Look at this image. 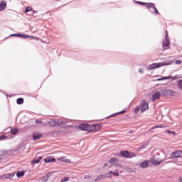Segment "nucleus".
<instances>
[{
  "label": "nucleus",
  "mask_w": 182,
  "mask_h": 182,
  "mask_svg": "<svg viewBox=\"0 0 182 182\" xmlns=\"http://www.w3.org/2000/svg\"><path fill=\"white\" fill-rule=\"evenodd\" d=\"M41 137H42V136H41V135H38V134L33 135V139L34 141L39 140V139H41Z\"/></svg>",
  "instance_id": "obj_25"
},
{
  "label": "nucleus",
  "mask_w": 182,
  "mask_h": 182,
  "mask_svg": "<svg viewBox=\"0 0 182 182\" xmlns=\"http://www.w3.org/2000/svg\"><path fill=\"white\" fill-rule=\"evenodd\" d=\"M139 73H143V69H139Z\"/></svg>",
  "instance_id": "obj_47"
},
{
  "label": "nucleus",
  "mask_w": 182,
  "mask_h": 182,
  "mask_svg": "<svg viewBox=\"0 0 182 182\" xmlns=\"http://www.w3.org/2000/svg\"><path fill=\"white\" fill-rule=\"evenodd\" d=\"M139 110H140V107H136L134 109V113H139Z\"/></svg>",
  "instance_id": "obj_35"
},
{
  "label": "nucleus",
  "mask_w": 182,
  "mask_h": 182,
  "mask_svg": "<svg viewBox=\"0 0 182 182\" xmlns=\"http://www.w3.org/2000/svg\"><path fill=\"white\" fill-rule=\"evenodd\" d=\"M117 161H119V159L117 158H112L108 161V163L109 164H112V166H117Z\"/></svg>",
  "instance_id": "obj_14"
},
{
  "label": "nucleus",
  "mask_w": 182,
  "mask_h": 182,
  "mask_svg": "<svg viewBox=\"0 0 182 182\" xmlns=\"http://www.w3.org/2000/svg\"><path fill=\"white\" fill-rule=\"evenodd\" d=\"M46 177L49 180V177H50V173H47Z\"/></svg>",
  "instance_id": "obj_45"
},
{
  "label": "nucleus",
  "mask_w": 182,
  "mask_h": 182,
  "mask_svg": "<svg viewBox=\"0 0 182 182\" xmlns=\"http://www.w3.org/2000/svg\"><path fill=\"white\" fill-rule=\"evenodd\" d=\"M163 93L164 96H173V95H174V92L171 90H164Z\"/></svg>",
  "instance_id": "obj_13"
},
{
  "label": "nucleus",
  "mask_w": 182,
  "mask_h": 182,
  "mask_svg": "<svg viewBox=\"0 0 182 182\" xmlns=\"http://www.w3.org/2000/svg\"><path fill=\"white\" fill-rule=\"evenodd\" d=\"M166 133H168V134H173V136H176V132L173 131L167 130Z\"/></svg>",
  "instance_id": "obj_33"
},
{
  "label": "nucleus",
  "mask_w": 182,
  "mask_h": 182,
  "mask_svg": "<svg viewBox=\"0 0 182 182\" xmlns=\"http://www.w3.org/2000/svg\"><path fill=\"white\" fill-rule=\"evenodd\" d=\"M173 62L171 61H166L164 63H152L147 66V70H154V69H158V68H161L162 66H168L171 65Z\"/></svg>",
  "instance_id": "obj_1"
},
{
  "label": "nucleus",
  "mask_w": 182,
  "mask_h": 182,
  "mask_svg": "<svg viewBox=\"0 0 182 182\" xmlns=\"http://www.w3.org/2000/svg\"><path fill=\"white\" fill-rule=\"evenodd\" d=\"M40 163L39 159H34L33 161H31V164H38Z\"/></svg>",
  "instance_id": "obj_27"
},
{
  "label": "nucleus",
  "mask_w": 182,
  "mask_h": 182,
  "mask_svg": "<svg viewBox=\"0 0 182 182\" xmlns=\"http://www.w3.org/2000/svg\"><path fill=\"white\" fill-rule=\"evenodd\" d=\"M146 8H148L149 12H151V14H155L156 15L159 14V11L154 6V4L153 3H148L146 5Z\"/></svg>",
  "instance_id": "obj_2"
},
{
  "label": "nucleus",
  "mask_w": 182,
  "mask_h": 182,
  "mask_svg": "<svg viewBox=\"0 0 182 182\" xmlns=\"http://www.w3.org/2000/svg\"><path fill=\"white\" fill-rule=\"evenodd\" d=\"M18 132H19V129H18L17 128H13L11 129L10 133L11 134H13L14 136H15L18 134Z\"/></svg>",
  "instance_id": "obj_21"
},
{
  "label": "nucleus",
  "mask_w": 182,
  "mask_h": 182,
  "mask_svg": "<svg viewBox=\"0 0 182 182\" xmlns=\"http://www.w3.org/2000/svg\"><path fill=\"white\" fill-rule=\"evenodd\" d=\"M48 177L46 176H43L42 178H41V181H43V182H46L48 181Z\"/></svg>",
  "instance_id": "obj_34"
},
{
  "label": "nucleus",
  "mask_w": 182,
  "mask_h": 182,
  "mask_svg": "<svg viewBox=\"0 0 182 182\" xmlns=\"http://www.w3.org/2000/svg\"><path fill=\"white\" fill-rule=\"evenodd\" d=\"M31 11H32V8L31 7H26L25 12L26 14H28V12H31Z\"/></svg>",
  "instance_id": "obj_32"
},
{
  "label": "nucleus",
  "mask_w": 182,
  "mask_h": 182,
  "mask_svg": "<svg viewBox=\"0 0 182 182\" xmlns=\"http://www.w3.org/2000/svg\"><path fill=\"white\" fill-rule=\"evenodd\" d=\"M120 154L122 157H125L126 159H129V152L128 151H121Z\"/></svg>",
  "instance_id": "obj_18"
},
{
  "label": "nucleus",
  "mask_w": 182,
  "mask_h": 182,
  "mask_svg": "<svg viewBox=\"0 0 182 182\" xmlns=\"http://www.w3.org/2000/svg\"><path fill=\"white\" fill-rule=\"evenodd\" d=\"M5 8H6V2L1 1L0 3V12H2V11H5Z\"/></svg>",
  "instance_id": "obj_17"
},
{
  "label": "nucleus",
  "mask_w": 182,
  "mask_h": 182,
  "mask_svg": "<svg viewBox=\"0 0 182 182\" xmlns=\"http://www.w3.org/2000/svg\"><path fill=\"white\" fill-rule=\"evenodd\" d=\"M171 77H163L161 78H158L156 80L157 81H160V80H168V79H170Z\"/></svg>",
  "instance_id": "obj_26"
},
{
  "label": "nucleus",
  "mask_w": 182,
  "mask_h": 182,
  "mask_svg": "<svg viewBox=\"0 0 182 182\" xmlns=\"http://www.w3.org/2000/svg\"><path fill=\"white\" fill-rule=\"evenodd\" d=\"M164 127H164V126H163V125H161V126H157V125H156V126H154V127H152V129H163V128H164Z\"/></svg>",
  "instance_id": "obj_31"
},
{
  "label": "nucleus",
  "mask_w": 182,
  "mask_h": 182,
  "mask_svg": "<svg viewBox=\"0 0 182 182\" xmlns=\"http://www.w3.org/2000/svg\"><path fill=\"white\" fill-rule=\"evenodd\" d=\"M58 161H63V163H70V160L66 159L65 156H62L58 159Z\"/></svg>",
  "instance_id": "obj_19"
},
{
  "label": "nucleus",
  "mask_w": 182,
  "mask_h": 182,
  "mask_svg": "<svg viewBox=\"0 0 182 182\" xmlns=\"http://www.w3.org/2000/svg\"><path fill=\"white\" fill-rule=\"evenodd\" d=\"M97 127H100V125H99V124L92 125V129H93V130H96V129H97Z\"/></svg>",
  "instance_id": "obj_36"
},
{
  "label": "nucleus",
  "mask_w": 182,
  "mask_h": 182,
  "mask_svg": "<svg viewBox=\"0 0 182 182\" xmlns=\"http://www.w3.org/2000/svg\"><path fill=\"white\" fill-rule=\"evenodd\" d=\"M91 178H92L91 176H87L85 177V180H90Z\"/></svg>",
  "instance_id": "obj_42"
},
{
  "label": "nucleus",
  "mask_w": 182,
  "mask_h": 182,
  "mask_svg": "<svg viewBox=\"0 0 182 182\" xmlns=\"http://www.w3.org/2000/svg\"><path fill=\"white\" fill-rule=\"evenodd\" d=\"M36 123H37V124H42V121L39 120V119H36Z\"/></svg>",
  "instance_id": "obj_38"
},
{
  "label": "nucleus",
  "mask_w": 182,
  "mask_h": 182,
  "mask_svg": "<svg viewBox=\"0 0 182 182\" xmlns=\"http://www.w3.org/2000/svg\"><path fill=\"white\" fill-rule=\"evenodd\" d=\"M160 96H161L160 92H155L152 96L151 101L156 102V100H159V99H160Z\"/></svg>",
  "instance_id": "obj_11"
},
{
  "label": "nucleus",
  "mask_w": 182,
  "mask_h": 182,
  "mask_svg": "<svg viewBox=\"0 0 182 182\" xmlns=\"http://www.w3.org/2000/svg\"><path fill=\"white\" fill-rule=\"evenodd\" d=\"M166 32V35L165 36V40H164L163 41V46L165 48H167V46H168V45H170V40H168V34Z\"/></svg>",
  "instance_id": "obj_9"
},
{
  "label": "nucleus",
  "mask_w": 182,
  "mask_h": 182,
  "mask_svg": "<svg viewBox=\"0 0 182 182\" xmlns=\"http://www.w3.org/2000/svg\"><path fill=\"white\" fill-rule=\"evenodd\" d=\"M18 38H21L22 39H28L29 38H31V39H36V37L35 36H32L28 34H21V33H18Z\"/></svg>",
  "instance_id": "obj_10"
},
{
  "label": "nucleus",
  "mask_w": 182,
  "mask_h": 182,
  "mask_svg": "<svg viewBox=\"0 0 182 182\" xmlns=\"http://www.w3.org/2000/svg\"><path fill=\"white\" fill-rule=\"evenodd\" d=\"M37 159H38V161H41V160H42L43 157L42 156H38Z\"/></svg>",
  "instance_id": "obj_46"
},
{
  "label": "nucleus",
  "mask_w": 182,
  "mask_h": 182,
  "mask_svg": "<svg viewBox=\"0 0 182 182\" xmlns=\"http://www.w3.org/2000/svg\"><path fill=\"white\" fill-rule=\"evenodd\" d=\"M66 122L65 121H56V120H51L48 122V124L51 127H55V126H61V124H65Z\"/></svg>",
  "instance_id": "obj_4"
},
{
  "label": "nucleus",
  "mask_w": 182,
  "mask_h": 182,
  "mask_svg": "<svg viewBox=\"0 0 182 182\" xmlns=\"http://www.w3.org/2000/svg\"><path fill=\"white\" fill-rule=\"evenodd\" d=\"M54 161H56V159L50 156H48L44 159V163H54Z\"/></svg>",
  "instance_id": "obj_16"
},
{
  "label": "nucleus",
  "mask_w": 182,
  "mask_h": 182,
  "mask_svg": "<svg viewBox=\"0 0 182 182\" xmlns=\"http://www.w3.org/2000/svg\"><path fill=\"white\" fill-rule=\"evenodd\" d=\"M16 176L18 178H21V177H23V176H25V172L23 171H18L16 173Z\"/></svg>",
  "instance_id": "obj_22"
},
{
  "label": "nucleus",
  "mask_w": 182,
  "mask_h": 182,
  "mask_svg": "<svg viewBox=\"0 0 182 182\" xmlns=\"http://www.w3.org/2000/svg\"><path fill=\"white\" fill-rule=\"evenodd\" d=\"M80 130H84L85 132L89 130L90 129V126L87 124H81L79 126Z\"/></svg>",
  "instance_id": "obj_12"
},
{
  "label": "nucleus",
  "mask_w": 182,
  "mask_h": 182,
  "mask_svg": "<svg viewBox=\"0 0 182 182\" xmlns=\"http://www.w3.org/2000/svg\"><path fill=\"white\" fill-rule=\"evenodd\" d=\"M132 157H136V154L131 152L129 154L128 159H132Z\"/></svg>",
  "instance_id": "obj_30"
},
{
  "label": "nucleus",
  "mask_w": 182,
  "mask_h": 182,
  "mask_svg": "<svg viewBox=\"0 0 182 182\" xmlns=\"http://www.w3.org/2000/svg\"><path fill=\"white\" fill-rule=\"evenodd\" d=\"M5 137H6V136H5V135L0 136V140H4V139H5Z\"/></svg>",
  "instance_id": "obj_44"
},
{
  "label": "nucleus",
  "mask_w": 182,
  "mask_h": 182,
  "mask_svg": "<svg viewBox=\"0 0 182 182\" xmlns=\"http://www.w3.org/2000/svg\"><path fill=\"white\" fill-rule=\"evenodd\" d=\"M137 4H139L140 5H146L147 6V3H144V2H141V1H136Z\"/></svg>",
  "instance_id": "obj_37"
},
{
  "label": "nucleus",
  "mask_w": 182,
  "mask_h": 182,
  "mask_svg": "<svg viewBox=\"0 0 182 182\" xmlns=\"http://www.w3.org/2000/svg\"><path fill=\"white\" fill-rule=\"evenodd\" d=\"M151 163H152L154 166H160V164L163 163V160L161 159H157L156 157H154L151 159Z\"/></svg>",
  "instance_id": "obj_6"
},
{
  "label": "nucleus",
  "mask_w": 182,
  "mask_h": 182,
  "mask_svg": "<svg viewBox=\"0 0 182 182\" xmlns=\"http://www.w3.org/2000/svg\"><path fill=\"white\" fill-rule=\"evenodd\" d=\"M147 146V144H143L139 149H146Z\"/></svg>",
  "instance_id": "obj_39"
},
{
  "label": "nucleus",
  "mask_w": 182,
  "mask_h": 182,
  "mask_svg": "<svg viewBox=\"0 0 182 182\" xmlns=\"http://www.w3.org/2000/svg\"><path fill=\"white\" fill-rule=\"evenodd\" d=\"M166 77H171L170 79H172V80H176V79H178L180 78L179 77H178L177 75H175V76H168Z\"/></svg>",
  "instance_id": "obj_29"
},
{
  "label": "nucleus",
  "mask_w": 182,
  "mask_h": 182,
  "mask_svg": "<svg viewBox=\"0 0 182 182\" xmlns=\"http://www.w3.org/2000/svg\"><path fill=\"white\" fill-rule=\"evenodd\" d=\"M69 180H70V178L69 177H68V176H65V177H64V178H63L61 179V182L69 181Z\"/></svg>",
  "instance_id": "obj_28"
},
{
  "label": "nucleus",
  "mask_w": 182,
  "mask_h": 182,
  "mask_svg": "<svg viewBox=\"0 0 182 182\" xmlns=\"http://www.w3.org/2000/svg\"><path fill=\"white\" fill-rule=\"evenodd\" d=\"M177 86L180 90H182V80H178L177 82Z\"/></svg>",
  "instance_id": "obj_23"
},
{
  "label": "nucleus",
  "mask_w": 182,
  "mask_h": 182,
  "mask_svg": "<svg viewBox=\"0 0 182 182\" xmlns=\"http://www.w3.org/2000/svg\"><path fill=\"white\" fill-rule=\"evenodd\" d=\"M176 65H181V60H178L175 62Z\"/></svg>",
  "instance_id": "obj_40"
},
{
  "label": "nucleus",
  "mask_w": 182,
  "mask_h": 182,
  "mask_svg": "<svg viewBox=\"0 0 182 182\" xmlns=\"http://www.w3.org/2000/svg\"><path fill=\"white\" fill-rule=\"evenodd\" d=\"M140 110L141 113L149 110V103L146 100H141L140 102Z\"/></svg>",
  "instance_id": "obj_3"
},
{
  "label": "nucleus",
  "mask_w": 182,
  "mask_h": 182,
  "mask_svg": "<svg viewBox=\"0 0 182 182\" xmlns=\"http://www.w3.org/2000/svg\"><path fill=\"white\" fill-rule=\"evenodd\" d=\"M15 176V173H6L4 175H2L0 176V178L1 180H6L7 178H12Z\"/></svg>",
  "instance_id": "obj_8"
},
{
  "label": "nucleus",
  "mask_w": 182,
  "mask_h": 182,
  "mask_svg": "<svg viewBox=\"0 0 182 182\" xmlns=\"http://www.w3.org/2000/svg\"><path fill=\"white\" fill-rule=\"evenodd\" d=\"M107 174H108V176H112L110 174H113V176H115V177H119V176H120L119 171H116L115 172L109 171V173H107Z\"/></svg>",
  "instance_id": "obj_20"
},
{
  "label": "nucleus",
  "mask_w": 182,
  "mask_h": 182,
  "mask_svg": "<svg viewBox=\"0 0 182 182\" xmlns=\"http://www.w3.org/2000/svg\"><path fill=\"white\" fill-rule=\"evenodd\" d=\"M10 36H17L19 38V33L11 34Z\"/></svg>",
  "instance_id": "obj_43"
},
{
  "label": "nucleus",
  "mask_w": 182,
  "mask_h": 182,
  "mask_svg": "<svg viewBox=\"0 0 182 182\" xmlns=\"http://www.w3.org/2000/svg\"><path fill=\"white\" fill-rule=\"evenodd\" d=\"M181 154H182V151H175L170 154V158L178 159L179 157H181Z\"/></svg>",
  "instance_id": "obj_5"
},
{
  "label": "nucleus",
  "mask_w": 182,
  "mask_h": 182,
  "mask_svg": "<svg viewBox=\"0 0 182 182\" xmlns=\"http://www.w3.org/2000/svg\"><path fill=\"white\" fill-rule=\"evenodd\" d=\"M116 116V114H112L111 116H110V117H114Z\"/></svg>",
  "instance_id": "obj_48"
},
{
  "label": "nucleus",
  "mask_w": 182,
  "mask_h": 182,
  "mask_svg": "<svg viewBox=\"0 0 182 182\" xmlns=\"http://www.w3.org/2000/svg\"><path fill=\"white\" fill-rule=\"evenodd\" d=\"M105 177H108L109 178H112V176H109V173H105V175H100L97 178L94 180V181H102V180H105Z\"/></svg>",
  "instance_id": "obj_7"
},
{
  "label": "nucleus",
  "mask_w": 182,
  "mask_h": 182,
  "mask_svg": "<svg viewBox=\"0 0 182 182\" xmlns=\"http://www.w3.org/2000/svg\"><path fill=\"white\" fill-rule=\"evenodd\" d=\"M141 168H147L149 167V161L145 160L139 164Z\"/></svg>",
  "instance_id": "obj_15"
},
{
  "label": "nucleus",
  "mask_w": 182,
  "mask_h": 182,
  "mask_svg": "<svg viewBox=\"0 0 182 182\" xmlns=\"http://www.w3.org/2000/svg\"><path fill=\"white\" fill-rule=\"evenodd\" d=\"M123 113H126V110H122L119 112H117V114H123Z\"/></svg>",
  "instance_id": "obj_41"
},
{
  "label": "nucleus",
  "mask_w": 182,
  "mask_h": 182,
  "mask_svg": "<svg viewBox=\"0 0 182 182\" xmlns=\"http://www.w3.org/2000/svg\"><path fill=\"white\" fill-rule=\"evenodd\" d=\"M179 181L182 182V178H179Z\"/></svg>",
  "instance_id": "obj_49"
},
{
  "label": "nucleus",
  "mask_w": 182,
  "mask_h": 182,
  "mask_svg": "<svg viewBox=\"0 0 182 182\" xmlns=\"http://www.w3.org/2000/svg\"><path fill=\"white\" fill-rule=\"evenodd\" d=\"M107 166V164H105L104 167H106Z\"/></svg>",
  "instance_id": "obj_50"
},
{
  "label": "nucleus",
  "mask_w": 182,
  "mask_h": 182,
  "mask_svg": "<svg viewBox=\"0 0 182 182\" xmlns=\"http://www.w3.org/2000/svg\"><path fill=\"white\" fill-rule=\"evenodd\" d=\"M17 105H23V98H18L16 100Z\"/></svg>",
  "instance_id": "obj_24"
}]
</instances>
